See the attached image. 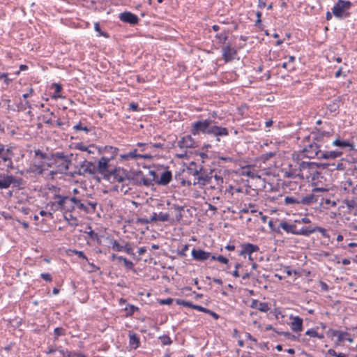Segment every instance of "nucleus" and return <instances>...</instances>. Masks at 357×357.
Returning a JSON list of instances; mask_svg holds the SVG:
<instances>
[{
	"label": "nucleus",
	"instance_id": "60",
	"mask_svg": "<svg viewBox=\"0 0 357 357\" xmlns=\"http://www.w3.org/2000/svg\"><path fill=\"white\" fill-rule=\"evenodd\" d=\"M124 264L128 268H132L133 266L132 262L128 259H124Z\"/></svg>",
	"mask_w": 357,
	"mask_h": 357
},
{
	"label": "nucleus",
	"instance_id": "25",
	"mask_svg": "<svg viewBox=\"0 0 357 357\" xmlns=\"http://www.w3.org/2000/svg\"><path fill=\"white\" fill-rule=\"evenodd\" d=\"M172 180V172L170 171H165L162 173L159 181H158V184L162 185H167Z\"/></svg>",
	"mask_w": 357,
	"mask_h": 357
},
{
	"label": "nucleus",
	"instance_id": "61",
	"mask_svg": "<svg viewBox=\"0 0 357 357\" xmlns=\"http://www.w3.org/2000/svg\"><path fill=\"white\" fill-rule=\"evenodd\" d=\"M266 0H258V7L260 8H264L266 5Z\"/></svg>",
	"mask_w": 357,
	"mask_h": 357
},
{
	"label": "nucleus",
	"instance_id": "21",
	"mask_svg": "<svg viewBox=\"0 0 357 357\" xmlns=\"http://www.w3.org/2000/svg\"><path fill=\"white\" fill-rule=\"evenodd\" d=\"M315 231H319V233H321V234L322 235L323 237H325V238H329V235L327 232V230L323 227H318V226H316V227H306V234H305V236H310L311 234L315 232Z\"/></svg>",
	"mask_w": 357,
	"mask_h": 357
},
{
	"label": "nucleus",
	"instance_id": "64",
	"mask_svg": "<svg viewBox=\"0 0 357 357\" xmlns=\"http://www.w3.org/2000/svg\"><path fill=\"white\" fill-rule=\"evenodd\" d=\"M176 155L178 158L184 159L187 158V153L185 151L181 153H177Z\"/></svg>",
	"mask_w": 357,
	"mask_h": 357
},
{
	"label": "nucleus",
	"instance_id": "15",
	"mask_svg": "<svg viewBox=\"0 0 357 357\" xmlns=\"http://www.w3.org/2000/svg\"><path fill=\"white\" fill-rule=\"evenodd\" d=\"M192 257L196 261H204L211 257V253L201 249H193Z\"/></svg>",
	"mask_w": 357,
	"mask_h": 357
},
{
	"label": "nucleus",
	"instance_id": "52",
	"mask_svg": "<svg viewBox=\"0 0 357 357\" xmlns=\"http://www.w3.org/2000/svg\"><path fill=\"white\" fill-rule=\"evenodd\" d=\"M217 261L225 264H227L229 261L227 258L222 255H219L218 257H217Z\"/></svg>",
	"mask_w": 357,
	"mask_h": 357
},
{
	"label": "nucleus",
	"instance_id": "29",
	"mask_svg": "<svg viewBox=\"0 0 357 357\" xmlns=\"http://www.w3.org/2000/svg\"><path fill=\"white\" fill-rule=\"evenodd\" d=\"M317 202V199L316 198L314 195L311 194V195H307L305 197H303L301 199L300 204L307 205V204H312V203H315Z\"/></svg>",
	"mask_w": 357,
	"mask_h": 357
},
{
	"label": "nucleus",
	"instance_id": "27",
	"mask_svg": "<svg viewBox=\"0 0 357 357\" xmlns=\"http://www.w3.org/2000/svg\"><path fill=\"white\" fill-rule=\"evenodd\" d=\"M202 167L199 169L197 168V164L195 162H191L189 166L187 167V171L189 174L192 175L194 176H198L199 173H201V170H202Z\"/></svg>",
	"mask_w": 357,
	"mask_h": 357
},
{
	"label": "nucleus",
	"instance_id": "19",
	"mask_svg": "<svg viewBox=\"0 0 357 357\" xmlns=\"http://www.w3.org/2000/svg\"><path fill=\"white\" fill-rule=\"evenodd\" d=\"M236 54V51L229 45L225 46L222 48V57L227 63L233 60Z\"/></svg>",
	"mask_w": 357,
	"mask_h": 357
},
{
	"label": "nucleus",
	"instance_id": "41",
	"mask_svg": "<svg viewBox=\"0 0 357 357\" xmlns=\"http://www.w3.org/2000/svg\"><path fill=\"white\" fill-rule=\"evenodd\" d=\"M285 204H300V201H297L292 197H286L284 198Z\"/></svg>",
	"mask_w": 357,
	"mask_h": 357
},
{
	"label": "nucleus",
	"instance_id": "40",
	"mask_svg": "<svg viewBox=\"0 0 357 357\" xmlns=\"http://www.w3.org/2000/svg\"><path fill=\"white\" fill-rule=\"evenodd\" d=\"M216 38L219 40L220 43H224L227 39V34L225 32L218 33Z\"/></svg>",
	"mask_w": 357,
	"mask_h": 357
},
{
	"label": "nucleus",
	"instance_id": "8",
	"mask_svg": "<svg viewBox=\"0 0 357 357\" xmlns=\"http://www.w3.org/2000/svg\"><path fill=\"white\" fill-rule=\"evenodd\" d=\"M280 227L284 229L287 233H291L294 235L305 236L306 227H303L301 229H297L295 224H289L287 222L282 221L280 224Z\"/></svg>",
	"mask_w": 357,
	"mask_h": 357
},
{
	"label": "nucleus",
	"instance_id": "1",
	"mask_svg": "<svg viewBox=\"0 0 357 357\" xmlns=\"http://www.w3.org/2000/svg\"><path fill=\"white\" fill-rule=\"evenodd\" d=\"M335 164L328 162L317 163L314 162L297 161L293 165H289L288 169L285 170L284 175L289 178H299L308 180L319 167L326 168Z\"/></svg>",
	"mask_w": 357,
	"mask_h": 357
},
{
	"label": "nucleus",
	"instance_id": "20",
	"mask_svg": "<svg viewBox=\"0 0 357 357\" xmlns=\"http://www.w3.org/2000/svg\"><path fill=\"white\" fill-rule=\"evenodd\" d=\"M291 328L294 332L298 333L303 331V319L298 316L292 318L290 324Z\"/></svg>",
	"mask_w": 357,
	"mask_h": 357
},
{
	"label": "nucleus",
	"instance_id": "59",
	"mask_svg": "<svg viewBox=\"0 0 357 357\" xmlns=\"http://www.w3.org/2000/svg\"><path fill=\"white\" fill-rule=\"evenodd\" d=\"M68 357H86L84 355L78 353H69Z\"/></svg>",
	"mask_w": 357,
	"mask_h": 357
},
{
	"label": "nucleus",
	"instance_id": "16",
	"mask_svg": "<svg viewBox=\"0 0 357 357\" xmlns=\"http://www.w3.org/2000/svg\"><path fill=\"white\" fill-rule=\"evenodd\" d=\"M195 141L190 135H187L181 139L178 142V146L181 149H188V148H193L195 146Z\"/></svg>",
	"mask_w": 357,
	"mask_h": 357
},
{
	"label": "nucleus",
	"instance_id": "9",
	"mask_svg": "<svg viewBox=\"0 0 357 357\" xmlns=\"http://www.w3.org/2000/svg\"><path fill=\"white\" fill-rule=\"evenodd\" d=\"M79 175L85 176L86 174L89 175H93L96 173V165L91 162L88 161L86 160H84L80 165H79Z\"/></svg>",
	"mask_w": 357,
	"mask_h": 357
},
{
	"label": "nucleus",
	"instance_id": "45",
	"mask_svg": "<svg viewBox=\"0 0 357 357\" xmlns=\"http://www.w3.org/2000/svg\"><path fill=\"white\" fill-rule=\"evenodd\" d=\"M34 153H35L36 155L39 156L40 158H41L43 159H47V155L45 153H43V151H41L39 149L36 150L34 151Z\"/></svg>",
	"mask_w": 357,
	"mask_h": 357
},
{
	"label": "nucleus",
	"instance_id": "58",
	"mask_svg": "<svg viewBox=\"0 0 357 357\" xmlns=\"http://www.w3.org/2000/svg\"><path fill=\"white\" fill-rule=\"evenodd\" d=\"M319 135L316 137V139L318 140V141H319V137L321 136H323V137L326 136L327 137H329L331 136V132H325V131H324V132H321Z\"/></svg>",
	"mask_w": 357,
	"mask_h": 357
},
{
	"label": "nucleus",
	"instance_id": "39",
	"mask_svg": "<svg viewBox=\"0 0 357 357\" xmlns=\"http://www.w3.org/2000/svg\"><path fill=\"white\" fill-rule=\"evenodd\" d=\"M74 129L77 131H80V130H82V131H84L85 132H89V128H87L86 126H83L82 125V123H79L77 124H76L75 126H74Z\"/></svg>",
	"mask_w": 357,
	"mask_h": 357
},
{
	"label": "nucleus",
	"instance_id": "28",
	"mask_svg": "<svg viewBox=\"0 0 357 357\" xmlns=\"http://www.w3.org/2000/svg\"><path fill=\"white\" fill-rule=\"evenodd\" d=\"M287 59V61L282 63V67L289 71L294 70L295 69V66L294 64L295 57L294 56H289Z\"/></svg>",
	"mask_w": 357,
	"mask_h": 357
},
{
	"label": "nucleus",
	"instance_id": "10",
	"mask_svg": "<svg viewBox=\"0 0 357 357\" xmlns=\"http://www.w3.org/2000/svg\"><path fill=\"white\" fill-rule=\"evenodd\" d=\"M139 149H135L134 150L121 155V157L123 160H130V159H145V160H149L153 158V156L151 154H141L139 153Z\"/></svg>",
	"mask_w": 357,
	"mask_h": 357
},
{
	"label": "nucleus",
	"instance_id": "30",
	"mask_svg": "<svg viewBox=\"0 0 357 357\" xmlns=\"http://www.w3.org/2000/svg\"><path fill=\"white\" fill-rule=\"evenodd\" d=\"M138 147H150V149H152L153 148H158V149H163L164 144L160 143H155V144H145V143H138L137 144Z\"/></svg>",
	"mask_w": 357,
	"mask_h": 357
},
{
	"label": "nucleus",
	"instance_id": "14",
	"mask_svg": "<svg viewBox=\"0 0 357 357\" xmlns=\"http://www.w3.org/2000/svg\"><path fill=\"white\" fill-rule=\"evenodd\" d=\"M15 182V178L13 175L0 174V189H7Z\"/></svg>",
	"mask_w": 357,
	"mask_h": 357
},
{
	"label": "nucleus",
	"instance_id": "5",
	"mask_svg": "<svg viewBox=\"0 0 357 357\" xmlns=\"http://www.w3.org/2000/svg\"><path fill=\"white\" fill-rule=\"evenodd\" d=\"M213 123V121L211 119L196 121L192 124V134L196 135L199 132L208 134V130H210Z\"/></svg>",
	"mask_w": 357,
	"mask_h": 357
},
{
	"label": "nucleus",
	"instance_id": "2",
	"mask_svg": "<svg viewBox=\"0 0 357 357\" xmlns=\"http://www.w3.org/2000/svg\"><path fill=\"white\" fill-rule=\"evenodd\" d=\"M59 200L56 204L60 208L66 212H72L75 210L89 213L94 211L96 208V202H91L86 199H79L76 197L56 195Z\"/></svg>",
	"mask_w": 357,
	"mask_h": 357
},
{
	"label": "nucleus",
	"instance_id": "38",
	"mask_svg": "<svg viewBox=\"0 0 357 357\" xmlns=\"http://www.w3.org/2000/svg\"><path fill=\"white\" fill-rule=\"evenodd\" d=\"M123 251H125L126 253L130 255H134L133 249L128 243H126L125 245H123Z\"/></svg>",
	"mask_w": 357,
	"mask_h": 357
},
{
	"label": "nucleus",
	"instance_id": "37",
	"mask_svg": "<svg viewBox=\"0 0 357 357\" xmlns=\"http://www.w3.org/2000/svg\"><path fill=\"white\" fill-rule=\"evenodd\" d=\"M159 339L160 340V341L163 345H169L172 342L170 337L167 335L160 336L159 337Z\"/></svg>",
	"mask_w": 357,
	"mask_h": 357
},
{
	"label": "nucleus",
	"instance_id": "53",
	"mask_svg": "<svg viewBox=\"0 0 357 357\" xmlns=\"http://www.w3.org/2000/svg\"><path fill=\"white\" fill-rule=\"evenodd\" d=\"M273 155H274V153L272 152H270V153L264 154L261 156V158L264 160V161H266V160H268L269 158H271V157H273Z\"/></svg>",
	"mask_w": 357,
	"mask_h": 357
},
{
	"label": "nucleus",
	"instance_id": "56",
	"mask_svg": "<svg viewBox=\"0 0 357 357\" xmlns=\"http://www.w3.org/2000/svg\"><path fill=\"white\" fill-rule=\"evenodd\" d=\"M173 302V300L172 298H167L164 300H161L160 303L162 305H170Z\"/></svg>",
	"mask_w": 357,
	"mask_h": 357
},
{
	"label": "nucleus",
	"instance_id": "55",
	"mask_svg": "<svg viewBox=\"0 0 357 357\" xmlns=\"http://www.w3.org/2000/svg\"><path fill=\"white\" fill-rule=\"evenodd\" d=\"M129 107L131 110L132 111H135V112H137L139 110V106H138V104L137 103H135V102H131L130 105H129Z\"/></svg>",
	"mask_w": 357,
	"mask_h": 357
},
{
	"label": "nucleus",
	"instance_id": "3",
	"mask_svg": "<svg viewBox=\"0 0 357 357\" xmlns=\"http://www.w3.org/2000/svg\"><path fill=\"white\" fill-rule=\"evenodd\" d=\"M351 4L349 1L338 0L332 8V13L337 18L347 17L349 16V13L347 10L350 8Z\"/></svg>",
	"mask_w": 357,
	"mask_h": 357
},
{
	"label": "nucleus",
	"instance_id": "35",
	"mask_svg": "<svg viewBox=\"0 0 357 357\" xmlns=\"http://www.w3.org/2000/svg\"><path fill=\"white\" fill-rule=\"evenodd\" d=\"M158 221L167 222L169 221V214L167 213H160L158 214Z\"/></svg>",
	"mask_w": 357,
	"mask_h": 357
},
{
	"label": "nucleus",
	"instance_id": "54",
	"mask_svg": "<svg viewBox=\"0 0 357 357\" xmlns=\"http://www.w3.org/2000/svg\"><path fill=\"white\" fill-rule=\"evenodd\" d=\"M41 278L44 279L46 281L51 282L52 281V276L49 273H42Z\"/></svg>",
	"mask_w": 357,
	"mask_h": 357
},
{
	"label": "nucleus",
	"instance_id": "6",
	"mask_svg": "<svg viewBox=\"0 0 357 357\" xmlns=\"http://www.w3.org/2000/svg\"><path fill=\"white\" fill-rule=\"evenodd\" d=\"M303 153L305 157L308 158L321 159L322 151L317 143H311L303 149Z\"/></svg>",
	"mask_w": 357,
	"mask_h": 357
},
{
	"label": "nucleus",
	"instance_id": "63",
	"mask_svg": "<svg viewBox=\"0 0 357 357\" xmlns=\"http://www.w3.org/2000/svg\"><path fill=\"white\" fill-rule=\"evenodd\" d=\"M155 221H158V213H153V215L149 219V222H152Z\"/></svg>",
	"mask_w": 357,
	"mask_h": 357
},
{
	"label": "nucleus",
	"instance_id": "47",
	"mask_svg": "<svg viewBox=\"0 0 357 357\" xmlns=\"http://www.w3.org/2000/svg\"><path fill=\"white\" fill-rule=\"evenodd\" d=\"M75 255H77L79 258L85 259L86 261H88L87 257L84 255V253L82 251L79 250H73V251Z\"/></svg>",
	"mask_w": 357,
	"mask_h": 357
},
{
	"label": "nucleus",
	"instance_id": "32",
	"mask_svg": "<svg viewBox=\"0 0 357 357\" xmlns=\"http://www.w3.org/2000/svg\"><path fill=\"white\" fill-rule=\"evenodd\" d=\"M110 244L113 250L116 252L123 251V245H121L116 240H110Z\"/></svg>",
	"mask_w": 357,
	"mask_h": 357
},
{
	"label": "nucleus",
	"instance_id": "4",
	"mask_svg": "<svg viewBox=\"0 0 357 357\" xmlns=\"http://www.w3.org/2000/svg\"><path fill=\"white\" fill-rule=\"evenodd\" d=\"M105 179L110 183H123L128 179L127 171L121 167H116L105 176Z\"/></svg>",
	"mask_w": 357,
	"mask_h": 357
},
{
	"label": "nucleus",
	"instance_id": "17",
	"mask_svg": "<svg viewBox=\"0 0 357 357\" xmlns=\"http://www.w3.org/2000/svg\"><path fill=\"white\" fill-rule=\"evenodd\" d=\"M208 135H213L215 137H223L229 135L227 128L213 125L208 130Z\"/></svg>",
	"mask_w": 357,
	"mask_h": 357
},
{
	"label": "nucleus",
	"instance_id": "46",
	"mask_svg": "<svg viewBox=\"0 0 357 357\" xmlns=\"http://www.w3.org/2000/svg\"><path fill=\"white\" fill-rule=\"evenodd\" d=\"M7 73H0V79H3L6 84H9L10 79L8 78Z\"/></svg>",
	"mask_w": 357,
	"mask_h": 357
},
{
	"label": "nucleus",
	"instance_id": "51",
	"mask_svg": "<svg viewBox=\"0 0 357 357\" xmlns=\"http://www.w3.org/2000/svg\"><path fill=\"white\" fill-rule=\"evenodd\" d=\"M178 304H181L183 306H187V307H191V308H193V304H192L191 303L188 302V301H178Z\"/></svg>",
	"mask_w": 357,
	"mask_h": 357
},
{
	"label": "nucleus",
	"instance_id": "7",
	"mask_svg": "<svg viewBox=\"0 0 357 357\" xmlns=\"http://www.w3.org/2000/svg\"><path fill=\"white\" fill-rule=\"evenodd\" d=\"M214 172L215 170L211 169L210 172H207L205 169L202 168V170H201V173H199V175H198V176L195 179L193 185L204 186L206 184L209 183L211 182V178L213 176Z\"/></svg>",
	"mask_w": 357,
	"mask_h": 357
},
{
	"label": "nucleus",
	"instance_id": "24",
	"mask_svg": "<svg viewBox=\"0 0 357 357\" xmlns=\"http://www.w3.org/2000/svg\"><path fill=\"white\" fill-rule=\"evenodd\" d=\"M333 145L338 146L342 149L349 148V150L354 149V145L347 140H342L339 138L333 142Z\"/></svg>",
	"mask_w": 357,
	"mask_h": 357
},
{
	"label": "nucleus",
	"instance_id": "12",
	"mask_svg": "<svg viewBox=\"0 0 357 357\" xmlns=\"http://www.w3.org/2000/svg\"><path fill=\"white\" fill-rule=\"evenodd\" d=\"M119 19L123 22L128 23L132 25L137 24L139 20L136 15L130 12L121 13L119 15Z\"/></svg>",
	"mask_w": 357,
	"mask_h": 357
},
{
	"label": "nucleus",
	"instance_id": "62",
	"mask_svg": "<svg viewBox=\"0 0 357 357\" xmlns=\"http://www.w3.org/2000/svg\"><path fill=\"white\" fill-rule=\"evenodd\" d=\"M256 16H257V20H256V25L259 24L261 23V13L259 12V11H257L256 13Z\"/></svg>",
	"mask_w": 357,
	"mask_h": 357
},
{
	"label": "nucleus",
	"instance_id": "36",
	"mask_svg": "<svg viewBox=\"0 0 357 357\" xmlns=\"http://www.w3.org/2000/svg\"><path fill=\"white\" fill-rule=\"evenodd\" d=\"M277 333L284 335L286 338L291 341L296 340L297 339L294 335L289 332H277Z\"/></svg>",
	"mask_w": 357,
	"mask_h": 357
},
{
	"label": "nucleus",
	"instance_id": "26",
	"mask_svg": "<svg viewBox=\"0 0 357 357\" xmlns=\"http://www.w3.org/2000/svg\"><path fill=\"white\" fill-rule=\"evenodd\" d=\"M139 337L131 332L129 333V345L131 349H136L139 347Z\"/></svg>",
	"mask_w": 357,
	"mask_h": 357
},
{
	"label": "nucleus",
	"instance_id": "44",
	"mask_svg": "<svg viewBox=\"0 0 357 357\" xmlns=\"http://www.w3.org/2000/svg\"><path fill=\"white\" fill-rule=\"evenodd\" d=\"M54 334L56 337L64 335H65V329L63 328H60V327L56 328L54 329Z\"/></svg>",
	"mask_w": 357,
	"mask_h": 357
},
{
	"label": "nucleus",
	"instance_id": "34",
	"mask_svg": "<svg viewBox=\"0 0 357 357\" xmlns=\"http://www.w3.org/2000/svg\"><path fill=\"white\" fill-rule=\"evenodd\" d=\"M75 148L77 149L82 151H87L89 153H93V151L91 149L94 148V146H86L83 144L79 143V144H76Z\"/></svg>",
	"mask_w": 357,
	"mask_h": 357
},
{
	"label": "nucleus",
	"instance_id": "50",
	"mask_svg": "<svg viewBox=\"0 0 357 357\" xmlns=\"http://www.w3.org/2000/svg\"><path fill=\"white\" fill-rule=\"evenodd\" d=\"M136 222L139 223V224H142V225L150 223L149 219L142 218H137L136 220Z\"/></svg>",
	"mask_w": 357,
	"mask_h": 357
},
{
	"label": "nucleus",
	"instance_id": "57",
	"mask_svg": "<svg viewBox=\"0 0 357 357\" xmlns=\"http://www.w3.org/2000/svg\"><path fill=\"white\" fill-rule=\"evenodd\" d=\"M295 222H299V223L302 222V223H305V224H308V223L311 222V220L310 218H308L307 217H304L301 220H296Z\"/></svg>",
	"mask_w": 357,
	"mask_h": 357
},
{
	"label": "nucleus",
	"instance_id": "33",
	"mask_svg": "<svg viewBox=\"0 0 357 357\" xmlns=\"http://www.w3.org/2000/svg\"><path fill=\"white\" fill-rule=\"evenodd\" d=\"M305 335L310 337H317L319 339H323L324 335H319L315 329L311 328L305 332Z\"/></svg>",
	"mask_w": 357,
	"mask_h": 357
},
{
	"label": "nucleus",
	"instance_id": "48",
	"mask_svg": "<svg viewBox=\"0 0 357 357\" xmlns=\"http://www.w3.org/2000/svg\"><path fill=\"white\" fill-rule=\"evenodd\" d=\"M193 309H196V310H197L199 312H205V313H207V312H210V310H208L207 308H205V307H204L202 306H200V305H193Z\"/></svg>",
	"mask_w": 357,
	"mask_h": 357
},
{
	"label": "nucleus",
	"instance_id": "42",
	"mask_svg": "<svg viewBox=\"0 0 357 357\" xmlns=\"http://www.w3.org/2000/svg\"><path fill=\"white\" fill-rule=\"evenodd\" d=\"M69 218L65 216V218L68 221L69 224L72 226L77 225V220L75 218H73L72 215H69Z\"/></svg>",
	"mask_w": 357,
	"mask_h": 357
},
{
	"label": "nucleus",
	"instance_id": "23",
	"mask_svg": "<svg viewBox=\"0 0 357 357\" xmlns=\"http://www.w3.org/2000/svg\"><path fill=\"white\" fill-rule=\"evenodd\" d=\"M342 152L339 151H322L321 159L331 160L339 158L342 155Z\"/></svg>",
	"mask_w": 357,
	"mask_h": 357
},
{
	"label": "nucleus",
	"instance_id": "11",
	"mask_svg": "<svg viewBox=\"0 0 357 357\" xmlns=\"http://www.w3.org/2000/svg\"><path fill=\"white\" fill-rule=\"evenodd\" d=\"M109 159L106 157H102L98 162V165L96 166V172H98L101 175H102L103 178H105V176H107L109 172L110 171L109 169Z\"/></svg>",
	"mask_w": 357,
	"mask_h": 357
},
{
	"label": "nucleus",
	"instance_id": "43",
	"mask_svg": "<svg viewBox=\"0 0 357 357\" xmlns=\"http://www.w3.org/2000/svg\"><path fill=\"white\" fill-rule=\"evenodd\" d=\"M189 245L185 244L182 246V248L181 250L178 252V255L181 257H185L186 255L185 252L188 250Z\"/></svg>",
	"mask_w": 357,
	"mask_h": 357
},
{
	"label": "nucleus",
	"instance_id": "49",
	"mask_svg": "<svg viewBox=\"0 0 357 357\" xmlns=\"http://www.w3.org/2000/svg\"><path fill=\"white\" fill-rule=\"evenodd\" d=\"M245 174L252 178H254L255 177H258L259 178L260 176H257V174L255 173V170H249L248 172H245Z\"/></svg>",
	"mask_w": 357,
	"mask_h": 357
},
{
	"label": "nucleus",
	"instance_id": "31",
	"mask_svg": "<svg viewBox=\"0 0 357 357\" xmlns=\"http://www.w3.org/2000/svg\"><path fill=\"white\" fill-rule=\"evenodd\" d=\"M347 333L340 331H333V335L337 337L338 342H343L345 340V336L347 335Z\"/></svg>",
	"mask_w": 357,
	"mask_h": 357
},
{
	"label": "nucleus",
	"instance_id": "22",
	"mask_svg": "<svg viewBox=\"0 0 357 357\" xmlns=\"http://www.w3.org/2000/svg\"><path fill=\"white\" fill-rule=\"evenodd\" d=\"M250 307L252 308L257 309L262 312H267L270 310L268 303L260 302L258 300H252Z\"/></svg>",
	"mask_w": 357,
	"mask_h": 357
},
{
	"label": "nucleus",
	"instance_id": "13",
	"mask_svg": "<svg viewBox=\"0 0 357 357\" xmlns=\"http://www.w3.org/2000/svg\"><path fill=\"white\" fill-rule=\"evenodd\" d=\"M13 153L11 149H5L2 154L0 155V159L3 162L5 167L9 169L13 168V164L12 161V156Z\"/></svg>",
	"mask_w": 357,
	"mask_h": 357
},
{
	"label": "nucleus",
	"instance_id": "18",
	"mask_svg": "<svg viewBox=\"0 0 357 357\" xmlns=\"http://www.w3.org/2000/svg\"><path fill=\"white\" fill-rule=\"evenodd\" d=\"M241 251L239 255L243 256L245 255H251L253 252L259 251V248L258 245L252 243H245L241 245Z\"/></svg>",
	"mask_w": 357,
	"mask_h": 357
}]
</instances>
